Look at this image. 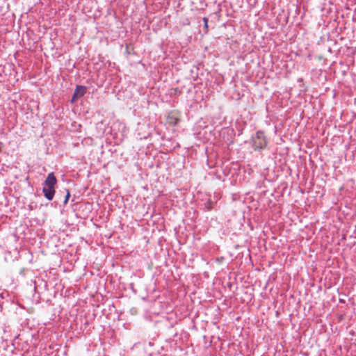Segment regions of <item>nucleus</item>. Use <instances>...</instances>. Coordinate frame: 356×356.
<instances>
[{
  "instance_id": "5",
  "label": "nucleus",
  "mask_w": 356,
  "mask_h": 356,
  "mask_svg": "<svg viewBox=\"0 0 356 356\" xmlns=\"http://www.w3.org/2000/svg\"><path fill=\"white\" fill-rule=\"evenodd\" d=\"M70 193H69V191H67V195H66V197H65V203H66V202L68 201V199H69V197H70Z\"/></svg>"
},
{
  "instance_id": "3",
  "label": "nucleus",
  "mask_w": 356,
  "mask_h": 356,
  "mask_svg": "<svg viewBox=\"0 0 356 356\" xmlns=\"http://www.w3.org/2000/svg\"><path fill=\"white\" fill-rule=\"evenodd\" d=\"M86 92V88L84 86H77L74 95L72 99V102H74L76 99L83 97L84 94Z\"/></svg>"
},
{
  "instance_id": "6",
  "label": "nucleus",
  "mask_w": 356,
  "mask_h": 356,
  "mask_svg": "<svg viewBox=\"0 0 356 356\" xmlns=\"http://www.w3.org/2000/svg\"><path fill=\"white\" fill-rule=\"evenodd\" d=\"M204 26H205V27H207V22H208L207 19V18H204Z\"/></svg>"
},
{
  "instance_id": "2",
  "label": "nucleus",
  "mask_w": 356,
  "mask_h": 356,
  "mask_svg": "<svg viewBox=\"0 0 356 356\" xmlns=\"http://www.w3.org/2000/svg\"><path fill=\"white\" fill-rule=\"evenodd\" d=\"M266 145V141L264 133L257 132L255 137L253 138V147L254 149H261Z\"/></svg>"
},
{
  "instance_id": "4",
  "label": "nucleus",
  "mask_w": 356,
  "mask_h": 356,
  "mask_svg": "<svg viewBox=\"0 0 356 356\" xmlns=\"http://www.w3.org/2000/svg\"><path fill=\"white\" fill-rule=\"evenodd\" d=\"M178 122V118L175 113H170L167 118V122L170 124H176Z\"/></svg>"
},
{
  "instance_id": "1",
  "label": "nucleus",
  "mask_w": 356,
  "mask_h": 356,
  "mask_svg": "<svg viewBox=\"0 0 356 356\" xmlns=\"http://www.w3.org/2000/svg\"><path fill=\"white\" fill-rule=\"evenodd\" d=\"M57 182L56 178L53 172L48 175L43 187V193L44 197L49 200H51L54 196V186Z\"/></svg>"
}]
</instances>
